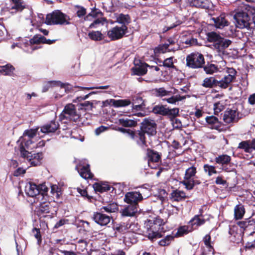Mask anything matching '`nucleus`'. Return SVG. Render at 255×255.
<instances>
[{
	"mask_svg": "<svg viewBox=\"0 0 255 255\" xmlns=\"http://www.w3.org/2000/svg\"><path fill=\"white\" fill-rule=\"evenodd\" d=\"M157 124L155 121L150 118L143 119L140 124L139 129L135 130L136 142L141 146H147L145 134L148 137L155 136L157 133Z\"/></svg>",
	"mask_w": 255,
	"mask_h": 255,
	"instance_id": "f257e3e1",
	"label": "nucleus"
},
{
	"mask_svg": "<svg viewBox=\"0 0 255 255\" xmlns=\"http://www.w3.org/2000/svg\"><path fill=\"white\" fill-rule=\"evenodd\" d=\"M144 236L151 242L163 237L166 230L164 228L165 222L159 217L153 220H147L145 222Z\"/></svg>",
	"mask_w": 255,
	"mask_h": 255,
	"instance_id": "f03ea898",
	"label": "nucleus"
},
{
	"mask_svg": "<svg viewBox=\"0 0 255 255\" xmlns=\"http://www.w3.org/2000/svg\"><path fill=\"white\" fill-rule=\"evenodd\" d=\"M119 205L116 202L108 203L100 208L99 211L94 212L92 217V220L101 226H106L113 219L112 213H118Z\"/></svg>",
	"mask_w": 255,
	"mask_h": 255,
	"instance_id": "7ed1b4c3",
	"label": "nucleus"
},
{
	"mask_svg": "<svg viewBox=\"0 0 255 255\" xmlns=\"http://www.w3.org/2000/svg\"><path fill=\"white\" fill-rule=\"evenodd\" d=\"M255 10L253 9L252 6L249 4H244L238 9L234 15V18L236 20V25L237 27L240 29L245 28L250 29L253 28L252 26L251 13Z\"/></svg>",
	"mask_w": 255,
	"mask_h": 255,
	"instance_id": "20e7f679",
	"label": "nucleus"
},
{
	"mask_svg": "<svg viewBox=\"0 0 255 255\" xmlns=\"http://www.w3.org/2000/svg\"><path fill=\"white\" fill-rule=\"evenodd\" d=\"M179 108H169L166 105L158 104L153 107L151 112L155 115L167 117L177 125V128H179L182 127V123L176 119L179 116Z\"/></svg>",
	"mask_w": 255,
	"mask_h": 255,
	"instance_id": "39448f33",
	"label": "nucleus"
},
{
	"mask_svg": "<svg viewBox=\"0 0 255 255\" xmlns=\"http://www.w3.org/2000/svg\"><path fill=\"white\" fill-rule=\"evenodd\" d=\"M197 173V167L194 164L186 169L183 180L181 181V183L185 186L187 190H192L195 186L201 184V180L196 176Z\"/></svg>",
	"mask_w": 255,
	"mask_h": 255,
	"instance_id": "423d86ee",
	"label": "nucleus"
},
{
	"mask_svg": "<svg viewBox=\"0 0 255 255\" xmlns=\"http://www.w3.org/2000/svg\"><path fill=\"white\" fill-rule=\"evenodd\" d=\"M70 18L60 10H55L46 15L45 23L47 25H69Z\"/></svg>",
	"mask_w": 255,
	"mask_h": 255,
	"instance_id": "0eeeda50",
	"label": "nucleus"
},
{
	"mask_svg": "<svg viewBox=\"0 0 255 255\" xmlns=\"http://www.w3.org/2000/svg\"><path fill=\"white\" fill-rule=\"evenodd\" d=\"M205 64L204 55L199 52L191 53L186 57V65L191 69L202 68Z\"/></svg>",
	"mask_w": 255,
	"mask_h": 255,
	"instance_id": "6e6552de",
	"label": "nucleus"
},
{
	"mask_svg": "<svg viewBox=\"0 0 255 255\" xmlns=\"http://www.w3.org/2000/svg\"><path fill=\"white\" fill-rule=\"evenodd\" d=\"M146 191L145 188H141L137 191L128 192L125 194L124 201L128 204L138 207V203L143 200V197L147 198L148 197L144 194Z\"/></svg>",
	"mask_w": 255,
	"mask_h": 255,
	"instance_id": "1a4fd4ad",
	"label": "nucleus"
},
{
	"mask_svg": "<svg viewBox=\"0 0 255 255\" xmlns=\"http://www.w3.org/2000/svg\"><path fill=\"white\" fill-rule=\"evenodd\" d=\"M19 151L20 156L29 160V161L30 162V164L33 166L39 165L40 161L43 158V154L42 152L32 154L31 152L25 149L23 144L19 145Z\"/></svg>",
	"mask_w": 255,
	"mask_h": 255,
	"instance_id": "9d476101",
	"label": "nucleus"
},
{
	"mask_svg": "<svg viewBox=\"0 0 255 255\" xmlns=\"http://www.w3.org/2000/svg\"><path fill=\"white\" fill-rule=\"evenodd\" d=\"M80 117V115L77 114L75 105L72 104H67L60 115V119L63 120L68 119L74 122L77 121Z\"/></svg>",
	"mask_w": 255,
	"mask_h": 255,
	"instance_id": "9b49d317",
	"label": "nucleus"
},
{
	"mask_svg": "<svg viewBox=\"0 0 255 255\" xmlns=\"http://www.w3.org/2000/svg\"><path fill=\"white\" fill-rule=\"evenodd\" d=\"M161 153L148 148L146 149V158L148 166L151 168L156 169L161 161Z\"/></svg>",
	"mask_w": 255,
	"mask_h": 255,
	"instance_id": "f8f14e48",
	"label": "nucleus"
},
{
	"mask_svg": "<svg viewBox=\"0 0 255 255\" xmlns=\"http://www.w3.org/2000/svg\"><path fill=\"white\" fill-rule=\"evenodd\" d=\"M228 75L221 80L220 83V88L225 89L227 88L231 83L235 81L237 76V72L234 68H227L226 70Z\"/></svg>",
	"mask_w": 255,
	"mask_h": 255,
	"instance_id": "ddd939ff",
	"label": "nucleus"
},
{
	"mask_svg": "<svg viewBox=\"0 0 255 255\" xmlns=\"http://www.w3.org/2000/svg\"><path fill=\"white\" fill-rule=\"evenodd\" d=\"M229 240L235 244H239L243 241L244 233L237 225L232 226L229 228Z\"/></svg>",
	"mask_w": 255,
	"mask_h": 255,
	"instance_id": "4468645a",
	"label": "nucleus"
},
{
	"mask_svg": "<svg viewBox=\"0 0 255 255\" xmlns=\"http://www.w3.org/2000/svg\"><path fill=\"white\" fill-rule=\"evenodd\" d=\"M128 32L120 26L116 25L107 31V36L112 41L120 39Z\"/></svg>",
	"mask_w": 255,
	"mask_h": 255,
	"instance_id": "2eb2a0df",
	"label": "nucleus"
},
{
	"mask_svg": "<svg viewBox=\"0 0 255 255\" xmlns=\"http://www.w3.org/2000/svg\"><path fill=\"white\" fill-rule=\"evenodd\" d=\"M232 158L226 154L219 155L215 158V161L216 164L221 165L223 170L226 172H230L231 169L228 167L231 166Z\"/></svg>",
	"mask_w": 255,
	"mask_h": 255,
	"instance_id": "dca6fc26",
	"label": "nucleus"
},
{
	"mask_svg": "<svg viewBox=\"0 0 255 255\" xmlns=\"http://www.w3.org/2000/svg\"><path fill=\"white\" fill-rule=\"evenodd\" d=\"M138 63L134 62V66L131 69L132 74L137 76H143L147 73V67L149 65L145 63L142 62L140 60H138Z\"/></svg>",
	"mask_w": 255,
	"mask_h": 255,
	"instance_id": "f3484780",
	"label": "nucleus"
},
{
	"mask_svg": "<svg viewBox=\"0 0 255 255\" xmlns=\"http://www.w3.org/2000/svg\"><path fill=\"white\" fill-rule=\"evenodd\" d=\"M10 2L9 11L12 14L21 12L26 8V4L23 0H10Z\"/></svg>",
	"mask_w": 255,
	"mask_h": 255,
	"instance_id": "a211bd4d",
	"label": "nucleus"
},
{
	"mask_svg": "<svg viewBox=\"0 0 255 255\" xmlns=\"http://www.w3.org/2000/svg\"><path fill=\"white\" fill-rule=\"evenodd\" d=\"M238 149H243L246 153H251L253 150H255V138L240 142Z\"/></svg>",
	"mask_w": 255,
	"mask_h": 255,
	"instance_id": "6ab92c4d",
	"label": "nucleus"
},
{
	"mask_svg": "<svg viewBox=\"0 0 255 255\" xmlns=\"http://www.w3.org/2000/svg\"><path fill=\"white\" fill-rule=\"evenodd\" d=\"M203 242L206 249H204L201 255H214L215 250L211 245V237L210 235L207 234L203 238Z\"/></svg>",
	"mask_w": 255,
	"mask_h": 255,
	"instance_id": "aec40b11",
	"label": "nucleus"
},
{
	"mask_svg": "<svg viewBox=\"0 0 255 255\" xmlns=\"http://www.w3.org/2000/svg\"><path fill=\"white\" fill-rule=\"evenodd\" d=\"M232 41L228 39L221 36L217 42L213 44L214 48L218 52H223L232 44Z\"/></svg>",
	"mask_w": 255,
	"mask_h": 255,
	"instance_id": "412c9836",
	"label": "nucleus"
},
{
	"mask_svg": "<svg viewBox=\"0 0 255 255\" xmlns=\"http://www.w3.org/2000/svg\"><path fill=\"white\" fill-rule=\"evenodd\" d=\"M59 128L57 122L52 120L41 127L40 131L44 133H53L55 132Z\"/></svg>",
	"mask_w": 255,
	"mask_h": 255,
	"instance_id": "4be33fe9",
	"label": "nucleus"
},
{
	"mask_svg": "<svg viewBox=\"0 0 255 255\" xmlns=\"http://www.w3.org/2000/svg\"><path fill=\"white\" fill-rule=\"evenodd\" d=\"M211 19L214 21L215 26L217 28L223 29L229 25L230 22L226 18L225 13H221L217 17H212Z\"/></svg>",
	"mask_w": 255,
	"mask_h": 255,
	"instance_id": "5701e85b",
	"label": "nucleus"
},
{
	"mask_svg": "<svg viewBox=\"0 0 255 255\" xmlns=\"http://www.w3.org/2000/svg\"><path fill=\"white\" fill-rule=\"evenodd\" d=\"M190 6L197 8L209 9L210 8L211 2L209 0H187Z\"/></svg>",
	"mask_w": 255,
	"mask_h": 255,
	"instance_id": "b1692460",
	"label": "nucleus"
},
{
	"mask_svg": "<svg viewBox=\"0 0 255 255\" xmlns=\"http://www.w3.org/2000/svg\"><path fill=\"white\" fill-rule=\"evenodd\" d=\"M116 21L121 24L122 27L128 31V25L131 22V18L129 14L122 13L117 16Z\"/></svg>",
	"mask_w": 255,
	"mask_h": 255,
	"instance_id": "393cba45",
	"label": "nucleus"
},
{
	"mask_svg": "<svg viewBox=\"0 0 255 255\" xmlns=\"http://www.w3.org/2000/svg\"><path fill=\"white\" fill-rule=\"evenodd\" d=\"M206 222L204 218H201L199 215H195L188 222L191 230H197L198 228L203 225Z\"/></svg>",
	"mask_w": 255,
	"mask_h": 255,
	"instance_id": "a878e982",
	"label": "nucleus"
},
{
	"mask_svg": "<svg viewBox=\"0 0 255 255\" xmlns=\"http://www.w3.org/2000/svg\"><path fill=\"white\" fill-rule=\"evenodd\" d=\"M25 191L26 194L31 197H36L37 198L39 194L37 185L32 182H29L26 184Z\"/></svg>",
	"mask_w": 255,
	"mask_h": 255,
	"instance_id": "bb28decb",
	"label": "nucleus"
},
{
	"mask_svg": "<svg viewBox=\"0 0 255 255\" xmlns=\"http://www.w3.org/2000/svg\"><path fill=\"white\" fill-rule=\"evenodd\" d=\"M138 208L132 204H129L120 211L123 217H133L138 211Z\"/></svg>",
	"mask_w": 255,
	"mask_h": 255,
	"instance_id": "cd10ccee",
	"label": "nucleus"
},
{
	"mask_svg": "<svg viewBox=\"0 0 255 255\" xmlns=\"http://www.w3.org/2000/svg\"><path fill=\"white\" fill-rule=\"evenodd\" d=\"M206 122L211 126V128L221 131L222 123L218 119L214 116H207L205 118Z\"/></svg>",
	"mask_w": 255,
	"mask_h": 255,
	"instance_id": "c85d7f7f",
	"label": "nucleus"
},
{
	"mask_svg": "<svg viewBox=\"0 0 255 255\" xmlns=\"http://www.w3.org/2000/svg\"><path fill=\"white\" fill-rule=\"evenodd\" d=\"M236 114V110L228 109L224 112L223 120L227 124L233 123L235 121Z\"/></svg>",
	"mask_w": 255,
	"mask_h": 255,
	"instance_id": "c756f323",
	"label": "nucleus"
},
{
	"mask_svg": "<svg viewBox=\"0 0 255 255\" xmlns=\"http://www.w3.org/2000/svg\"><path fill=\"white\" fill-rule=\"evenodd\" d=\"M187 198L184 191L178 189L174 190L170 194V199L173 201L180 202Z\"/></svg>",
	"mask_w": 255,
	"mask_h": 255,
	"instance_id": "7c9ffc66",
	"label": "nucleus"
},
{
	"mask_svg": "<svg viewBox=\"0 0 255 255\" xmlns=\"http://www.w3.org/2000/svg\"><path fill=\"white\" fill-rule=\"evenodd\" d=\"M76 169H77L80 175L83 178L85 179L93 178L94 175L91 171L89 164H86V165L83 166L80 169L76 167Z\"/></svg>",
	"mask_w": 255,
	"mask_h": 255,
	"instance_id": "2f4dec72",
	"label": "nucleus"
},
{
	"mask_svg": "<svg viewBox=\"0 0 255 255\" xmlns=\"http://www.w3.org/2000/svg\"><path fill=\"white\" fill-rule=\"evenodd\" d=\"M220 80H217L214 77H210L204 79L202 85L205 88H212L217 87H220Z\"/></svg>",
	"mask_w": 255,
	"mask_h": 255,
	"instance_id": "473e14b6",
	"label": "nucleus"
},
{
	"mask_svg": "<svg viewBox=\"0 0 255 255\" xmlns=\"http://www.w3.org/2000/svg\"><path fill=\"white\" fill-rule=\"evenodd\" d=\"M93 187L96 192L103 193L110 190L114 188L110 186L107 182H96L93 185Z\"/></svg>",
	"mask_w": 255,
	"mask_h": 255,
	"instance_id": "72a5a7b5",
	"label": "nucleus"
},
{
	"mask_svg": "<svg viewBox=\"0 0 255 255\" xmlns=\"http://www.w3.org/2000/svg\"><path fill=\"white\" fill-rule=\"evenodd\" d=\"M119 125L124 127H135L137 125V121L128 118H123L119 119Z\"/></svg>",
	"mask_w": 255,
	"mask_h": 255,
	"instance_id": "f704fd0d",
	"label": "nucleus"
},
{
	"mask_svg": "<svg viewBox=\"0 0 255 255\" xmlns=\"http://www.w3.org/2000/svg\"><path fill=\"white\" fill-rule=\"evenodd\" d=\"M245 213V208L244 206L239 203L234 208V218L236 220H240L243 218Z\"/></svg>",
	"mask_w": 255,
	"mask_h": 255,
	"instance_id": "c9c22d12",
	"label": "nucleus"
},
{
	"mask_svg": "<svg viewBox=\"0 0 255 255\" xmlns=\"http://www.w3.org/2000/svg\"><path fill=\"white\" fill-rule=\"evenodd\" d=\"M179 48V46L178 45L176 48H168V45L165 43L164 44L159 45L155 47L154 49V52L155 54L164 53L167 51H175L178 50Z\"/></svg>",
	"mask_w": 255,
	"mask_h": 255,
	"instance_id": "e433bc0d",
	"label": "nucleus"
},
{
	"mask_svg": "<svg viewBox=\"0 0 255 255\" xmlns=\"http://www.w3.org/2000/svg\"><path fill=\"white\" fill-rule=\"evenodd\" d=\"M177 90L174 89V92H172L171 91H167L165 89L164 87L159 88H155L154 89L155 94L156 97H163L166 96H171L176 93Z\"/></svg>",
	"mask_w": 255,
	"mask_h": 255,
	"instance_id": "4c0bfd02",
	"label": "nucleus"
},
{
	"mask_svg": "<svg viewBox=\"0 0 255 255\" xmlns=\"http://www.w3.org/2000/svg\"><path fill=\"white\" fill-rule=\"evenodd\" d=\"M50 212V202L43 201L39 204L37 211L38 215H41L43 214H48Z\"/></svg>",
	"mask_w": 255,
	"mask_h": 255,
	"instance_id": "58836bf2",
	"label": "nucleus"
},
{
	"mask_svg": "<svg viewBox=\"0 0 255 255\" xmlns=\"http://www.w3.org/2000/svg\"><path fill=\"white\" fill-rule=\"evenodd\" d=\"M112 105L116 108L127 107L131 104V101L129 99H120L115 100L111 99Z\"/></svg>",
	"mask_w": 255,
	"mask_h": 255,
	"instance_id": "ea45409f",
	"label": "nucleus"
},
{
	"mask_svg": "<svg viewBox=\"0 0 255 255\" xmlns=\"http://www.w3.org/2000/svg\"><path fill=\"white\" fill-rule=\"evenodd\" d=\"M204 71L207 74H213L215 72H217L219 71V68L217 65L210 63L208 62L206 65H204L203 67Z\"/></svg>",
	"mask_w": 255,
	"mask_h": 255,
	"instance_id": "a19ab883",
	"label": "nucleus"
},
{
	"mask_svg": "<svg viewBox=\"0 0 255 255\" xmlns=\"http://www.w3.org/2000/svg\"><path fill=\"white\" fill-rule=\"evenodd\" d=\"M15 68L12 65L7 64L5 65L0 66V74L11 76Z\"/></svg>",
	"mask_w": 255,
	"mask_h": 255,
	"instance_id": "79ce46f5",
	"label": "nucleus"
},
{
	"mask_svg": "<svg viewBox=\"0 0 255 255\" xmlns=\"http://www.w3.org/2000/svg\"><path fill=\"white\" fill-rule=\"evenodd\" d=\"M89 38L93 41H99L104 38L103 34L100 31H92L88 33Z\"/></svg>",
	"mask_w": 255,
	"mask_h": 255,
	"instance_id": "37998d69",
	"label": "nucleus"
},
{
	"mask_svg": "<svg viewBox=\"0 0 255 255\" xmlns=\"http://www.w3.org/2000/svg\"><path fill=\"white\" fill-rule=\"evenodd\" d=\"M192 232V230H191V229L189 226H182L179 227L177 232L175 234V235H174V236H175V238L182 237L185 235H187L189 233Z\"/></svg>",
	"mask_w": 255,
	"mask_h": 255,
	"instance_id": "c03bdc74",
	"label": "nucleus"
},
{
	"mask_svg": "<svg viewBox=\"0 0 255 255\" xmlns=\"http://www.w3.org/2000/svg\"><path fill=\"white\" fill-rule=\"evenodd\" d=\"M175 236L172 235L166 236L163 239L158 241V244L161 247L168 246L170 245L171 242L174 241Z\"/></svg>",
	"mask_w": 255,
	"mask_h": 255,
	"instance_id": "a18cd8bd",
	"label": "nucleus"
},
{
	"mask_svg": "<svg viewBox=\"0 0 255 255\" xmlns=\"http://www.w3.org/2000/svg\"><path fill=\"white\" fill-rule=\"evenodd\" d=\"M206 36L207 41L210 43H213L214 44L217 42L221 36L220 34L217 33L215 31H211L207 33Z\"/></svg>",
	"mask_w": 255,
	"mask_h": 255,
	"instance_id": "49530a36",
	"label": "nucleus"
},
{
	"mask_svg": "<svg viewBox=\"0 0 255 255\" xmlns=\"http://www.w3.org/2000/svg\"><path fill=\"white\" fill-rule=\"evenodd\" d=\"M38 190L39 191V194L38 197H37L38 199L41 198L43 200L45 196H47V192L48 191V188L46 186L45 183H42L37 185Z\"/></svg>",
	"mask_w": 255,
	"mask_h": 255,
	"instance_id": "de8ad7c7",
	"label": "nucleus"
},
{
	"mask_svg": "<svg viewBox=\"0 0 255 255\" xmlns=\"http://www.w3.org/2000/svg\"><path fill=\"white\" fill-rule=\"evenodd\" d=\"M64 83L60 81H48L43 87L42 90V92H47L51 87L53 86H63Z\"/></svg>",
	"mask_w": 255,
	"mask_h": 255,
	"instance_id": "09e8293b",
	"label": "nucleus"
},
{
	"mask_svg": "<svg viewBox=\"0 0 255 255\" xmlns=\"http://www.w3.org/2000/svg\"><path fill=\"white\" fill-rule=\"evenodd\" d=\"M44 36L40 34H36L32 38L29 40V44L30 45L34 44H43Z\"/></svg>",
	"mask_w": 255,
	"mask_h": 255,
	"instance_id": "8fccbe9b",
	"label": "nucleus"
},
{
	"mask_svg": "<svg viewBox=\"0 0 255 255\" xmlns=\"http://www.w3.org/2000/svg\"><path fill=\"white\" fill-rule=\"evenodd\" d=\"M251 219H246L245 221H239L237 222V226L240 227L242 231L243 232H248L249 229V226L250 224Z\"/></svg>",
	"mask_w": 255,
	"mask_h": 255,
	"instance_id": "3c124183",
	"label": "nucleus"
},
{
	"mask_svg": "<svg viewBox=\"0 0 255 255\" xmlns=\"http://www.w3.org/2000/svg\"><path fill=\"white\" fill-rule=\"evenodd\" d=\"M203 169L205 173H207L209 176H212L213 174H217V171L215 166L205 164L203 166Z\"/></svg>",
	"mask_w": 255,
	"mask_h": 255,
	"instance_id": "603ef678",
	"label": "nucleus"
},
{
	"mask_svg": "<svg viewBox=\"0 0 255 255\" xmlns=\"http://www.w3.org/2000/svg\"><path fill=\"white\" fill-rule=\"evenodd\" d=\"M95 19L90 24L89 28H97L100 24H103L104 22L107 20L106 18L105 17H99L95 18Z\"/></svg>",
	"mask_w": 255,
	"mask_h": 255,
	"instance_id": "864d4df0",
	"label": "nucleus"
},
{
	"mask_svg": "<svg viewBox=\"0 0 255 255\" xmlns=\"http://www.w3.org/2000/svg\"><path fill=\"white\" fill-rule=\"evenodd\" d=\"M118 130L122 133H127L132 139L134 140L136 142V138L137 136H136L135 130L126 129L123 128H118Z\"/></svg>",
	"mask_w": 255,
	"mask_h": 255,
	"instance_id": "5fc2aeb1",
	"label": "nucleus"
},
{
	"mask_svg": "<svg viewBox=\"0 0 255 255\" xmlns=\"http://www.w3.org/2000/svg\"><path fill=\"white\" fill-rule=\"evenodd\" d=\"M173 59V57L167 58L163 61L162 64H159V66H164L168 68H175V66L174 65Z\"/></svg>",
	"mask_w": 255,
	"mask_h": 255,
	"instance_id": "6e6d98bb",
	"label": "nucleus"
},
{
	"mask_svg": "<svg viewBox=\"0 0 255 255\" xmlns=\"http://www.w3.org/2000/svg\"><path fill=\"white\" fill-rule=\"evenodd\" d=\"M39 128H31L27 129L24 131L23 134V136H27L28 138L32 139L35 136H36Z\"/></svg>",
	"mask_w": 255,
	"mask_h": 255,
	"instance_id": "4d7b16f0",
	"label": "nucleus"
},
{
	"mask_svg": "<svg viewBox=\"0 0 255 255\" xmlns=\"http://www.w3.org/2000/svg\"><path fill=\"white\" fill-rule=\"evenodd\" d=\"M90 13L93 18L103 17L104 16L103 12L100 9L96 8V7L92 8Z\"/></svg>",
	"mask_w": 255,
	"mask_h": 255,
	"instance_id": "13d9d810",
	"label": "nucleus"
},
{
	"mask_svg": "<svg viewBox=\"0 0 255 255\" xmlns=\"http://www.w3.org/2000/svg\"><path fill=\"white\" fill-rule=\"evenodd\" d=\"M60 87L62 88H64L65 92L67 93L76 92V91L75 90V88H78L79 90H81L79 87V86H73L69 84H64L63 86Z\"/></svg>",
	"mask_w": 255,
	"mask_h": 255,
	"instance_id": "bf43d9fd",
	"label": "nucleus"
},
{
	"mask_svg": "<svg viewBox=\"0 0 255 255\" xmlns=\"http://www.w3.org/2000/svg\"><path fill=\"white\" fill-rule=\"evenodd\" d=\"M93 107V103L90 101H85L79 104V109L81 110H91Z\"/></svg>",
	"mask_w": 255,
	"mask_h": 255,
	"instance_id": "052dcab7",
	"label": "nucleus"
},
{
	"mask_svg": "<svg viewBox=\"0 0 255 255\" xmlns=\"http://www.w3.org/2000/svg\"><path fill=\"white\" fill-rule=\"evenodd\" d=\"M225 109V106L220 102L215 103L214 104V114L218 115Z\"/></svg>",
	"mask_w": 255,
	"mask_h": 255,
	"instance_id": "680f3d73",
	"label": "nucleus"
},
{
	"mask_svg": "<svg viewBox=\"0 0 255 255\" xmlns=\"http://www.w3.org/2000/svg\"><path fill=\"white\" fill-rule=\"evenodd\" d=\"M69 223V220L65 218H62L57 222L53 227V230H55L58 229L66 224Z\"/></svg>",
	"mask_w": 255,
	"mask_h": 255,
	"instance_id": "e2e57ef3",
	"label": "nucleus"
},
{
	"mask_svg": "<svg viewBox=\"0 0 255 255\" xmlns=\"http://www.w3.org/2000/svg\"><path fill=\"white\" fill-rule=\"evenodd\" d=\"M77 192L81 195V196L83 197L85 199H87L88 201H91V200L93 199V197L90 196L87 192L86 189H82L80 188H77Z\"/></svg>",
	"mask_w": 255,
	"mask_h": 255,
	"instance_id": "0e129e2a",
	"label": "nucleus"
},
{
	"mask_svg": "<svg viewBox=\"0 0 255 255\" xmlns=\"http://www.w3.org/2000/svg\"><path fill=\"white\" fill-rule=\"evenodd\" d=\"M32 233L34 234V237L37 240V244L40 245L42 241V237L40 229L34 228L32 229Z\"/></svg>",
	"mask_w": 255,
	"mask_h": 255,
	"instance_id": "69168bd1",
	"label": "nucleus"
},
{
	"mask_svg": "<svg viewBox=\"0 0 255 255\" xmlns=\"http://www.w3.org/2000/svg\"><path fill=\"white\" fill-rule=\"evenodd\" d=\"M137 100H140V101H142L141 103L139 105H134L132 104V108L133 110H135L136 111L141 110L143 111L144 109H145V104L144 103V101L143 100L142 98L141 97H139Z\"/></svg>",
	"mask_w": 255,
	"mask_h": 255,
	"instance_id": "338daca9",
	"label": "nucleus"
},
{
	"mask_svg": "<svg viewBox=\"0 0 255 255\" xmlns=\"http://www.w3.org/2000/svg\"><path fill=\"white\" fill-rule=\"evenodd\" d=\"M255 249V240L251 242H247L244 246V249L246 251H252Z\"/></svg>",
	"mask_w": 255,
	"mask_h": 255,
	"instance_id": "774afa93",
	"label": "nucleus"
}]
</instances>
